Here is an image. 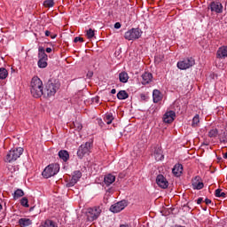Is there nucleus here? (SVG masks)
I'll return each mask as SVG.
<instances>
[{"label":"nucleus","mask_w":227,"mask_h":227,"mask_svg":"<svg viewBox=\"0 0 227 227\" xmlns=\"http://www.w3.org/2000/svg\"><path fill=\"white\" fill-rule=\"evenodd\" d=\"M22 153H24V148L13 147L5 155L4 162H15V160H17V159H19Z\"/></svg>","instance_id":"obj_3"},{"label":"nucleus","mask_w":227,"mask_h":227,"mask_svg":"<svg viewBox=\"0 0 227 227\" xmlns=\"http://www.w3.org/2000/svg\"><path fill=\"white\" fill-rule=\"evenodd\" d=\"M37 65L39 68H47V59H39Z\"/></svg>","instance_id":"obj_32"},{"label":"nucleus","mask_w":227,"mask_h":227,"mask_svg":"<svg viewBox=\"0 0 227 227\" xmlns=\"http://www.w3.org/2000/svg\"><path fill=\"white\" fill-rule=\"evenodd\" d=\"M127 205L128 204L126 200H121L119 202H116L110 207V212H113L114 214H118V212H121V210H124Z\"/></svg>","instance_id":"obj_9"},{"label":"nucleus","mask_w":227,"mask_h":227,"mask_svg":"<svg viewBox=\"0 0 227 227\" xmlns=\"http://www.w3.org/2000/svg\"><path fill=\"white\" fill-rule=\"evenodd\" d=\"M74 129H77V130H82V124L79 122L78 121H75L73 122Z\"/></svg>","instance_id":"obj_38"},{"label":"nucleus","mask_w":227,"mask_h":227,"mask_svg":"<svg viewBox=\"0 0 227 227\" xmlns=\"http://www.w3.org/2000/svg\"><path fill=\"white\" fill-rule=\"evenodd\" d=\"M117 98L119 100H125L129 98V93L126 90H121L117 93Z\"/></svg>","instance_id":"obj_25"},{"label":"nucleus","mask_w":227,"mask_h":227,"mask_svg":"<svg viewBox=\"0 0 227 227\" xmlns=\"http://www.w3.org/2000/svg\"><path fill=\"white\" fill-rule=\"evenodd\" d=\"M74 43H77V42H84V39L82 37L77 36L74 39Z\"/></svg>","instance_id":"obj_40"},{"label":"nucleus","mask_w":227,"mask_h":227,"mask_svg":"<svg viewBox=\"0 0 227 227\" xmlns=\"http://www.w3.org/2000/svg\"><path fill=\"white\" fill-rule=\"evenodd\" d=\"M59 157L64 162H67L70 159V154L67 150H61L59 152Z\"/></svg>","instance_id":"obj_22"},{"label":"nucleus","mask_w":227,"mask_h":227,"mask_svg":"<svg viewBox=\"0 0 227 227\" xmlns=\"http://www.w3.org/2000/svg\"><path fill=\"white\" fill-rule=\"evenodd\" d=\"M143 35V31L140 28H131L124 34L125 40H139Z\"/></svg>","instance_id":"obj_5"},{"label":"nucleus","mask_w":227,"mask_h":227,"mask_svg":"<svg viewBox=\"0 0 227 227\" xmlns=\"http://www.w3.org/2000/svg\"><path fill=\"white\" fill-rule=\"evenodd\" d=\"M153 157L155 159V160L159 161V160H162L164 159V154H162V148L157 146L154 148V152H153Z\"/></svg>","instance_id":"obj_14"},{"label":"nucleus","mask_w":227,"mask_h":227,"mask_svg":"<svg viewBox=\"0 0 227 227\" xmlns=\"http://www.w3.org/2000/svg\"><path fill=\"white\" fill-rule=\"evenodd\" d=\"M86 36L87 38H93L95 36V30L90 28L89 30L86 31Z\"/></svg>","instance_id":"obj_37"},{"label":"nucleus","mask_w":227,"mask_h":227,"mask_svg":"<svg viewBox=\"0 0 227 227\" xmlns=\"http://www.w3.org/2000/svg\"><path fill=\"white\" fill-rule=\"evenodd\" d=\"M208 137L215 139L217 136L219 137V130L216 128L211 129L207 133Z\"/></svg>","instance_id":"obj_24"},{"label":"nucleus","mask_w":227,"mask_h":227,"mask_svg":"<svg viewBox=\"0 0 227 227\" xmlns=\"http://www.w3.org/2000/svg\"><path fill=\"white\" fill-rule=\"evenodd\" d=\"M176 118V114H164L162 117L164 123H173Z\"/></svg>","instance_id":"obj_21"},{"label":"nucleus","mask_w":227,"mask_h":227,"mask_svg":"<svg viewBox=\"0 0 227 227\" xmlns=\"http://www.w3.org/2000/svg\"><path fill=\"white\" fill-rule=\"evenodd\" d=\"M153 75H152V73H145V74H142V79H143V81H142V84H149L150 83V82L152 81V79H153Z\"/></svg>","instance_id":"obj_20"},{"label":"nucleus","mask_w":227,"mask_h":227,"mask_svg":"<svg viewBox=\"0 0 227 227\" xmlns=\"http://www.w3.org/2000/svg\"><path fill=\"white\" fill-rule=\"evenodd\" d=\"M20 205H22V207H26V208H29L27 198L26 197L22 198L20 200Z\"/></svg>","instance_id":"obj_36"},{"label":"nucleus","mask_w":227,"mask_h":227,"mask_svg":"<svg viewBox=\"0 0 227 227\" xmlns=\"http://www.w3.org/2000/svg\"><path fill=\"white\" fill-rule=\"evenodd\" d=\"M0 210H3V205L0 204Z\"/></svg>","instance_id":"obj_50"},{"label":"nucleus","mask_w":227,"mask_h":227,"mask_svg":"<svg viewBox=\"0 0 227 227\" xmlns=\"http://www.w3.org/2000/svg\"><path fill=\"white\" fill-rule=\"evenodd\" d=\"M111 93H112V95H114V94L116 93V89H113V90H111Z\"/></svg>","instance_id":"obj_48"},{"label":"nucleus","mask_w":227,"mask_h":227,"mask_svg":"<svg viewBox=\"0 0 227 227\" xmlns=\"http://www.w3.org/2000/svg\"><path fill=\"white\" fill-rule=\"evenodd\" d=\"M104 120L107 125H111V123H113V120H114V117H113V114H106Z\"/></svg>","instance_id":"obj_33"},{"label":"nucleus","mask_w":227,"mask_h":227,"mask_svg":"<svg viewBox=\"0 0 227 227\" xmlns=\"http://www.w3.org/2000/svg\"><path fill=\"white\" fill-rule=\"evenodd\" d=\"M218 138L220 143H227V131H222L218 135Z\"/></svg>","instance_id":"obj_26"},{"label":"nucleus","mask_w":227,"mask_h":227,"mask_svg":"<svg viewBox=\"0 0 227 227\" xmlns=\"http://www.w3.org/2000/svg\"><path fill=\"white\" fill-rule=\"evenodd\" d=\"M192 127L196 129V127H200V115L197 114L192 118Z\"/></svg>","instance_id":"obj_28"},{"label":"nucleus","mask_w":227,"mask_h":227,"mask_svg":"<svg viewBox=\"0 0 227 227\" xmlns=\"http://www.w3.org/2000/svg\"><path fill=\"white\" fill-rule=\"evenodd\" d=\"M22 196H24V191L21 189H18L14 192V200H19V198H22Z\"/></svg>","instance_id":"obj_30"},{"label":"nucleus","mask_w":227,"mask_h":227,"mask_svg":"<svg viewBox=\"0 0 227 227\" xmlns=\"http://www.w3.org/2000/svg\"><path fill=\"white\" fill-rule=\"evenodd\" d=\"M211 12H215V13H223V4L219 2H212L209 4Z\"/></svg>","instance_id":"obj_12"},{"label":"nucleus","mask_w":227,"mask_h":227,"mask_svg":"<svg viewBox=\"0 0 227 227\" xmlns=\"http://www.w3.org/2000/svg\"><path fill=\"white\" fill-rule=\"evenodd\" d=\"M45 36H51V31L46 30L45 31Z\"/></svg>","instance_id":"obj_45"},{"label":"nucleus","mask_w":227,"mask_h":227,"mask_svg":"<svg viewBox=\"0 0 227 227\" xmlns=\"http://www.w3.org/2000/svg\"><path fill=\"white\" fill-rule=\"evenodd\" d=\"M192 187L193 189H197V191H200V189H203V187H205V184L201 181V177L198 176L194 177V179L192 180Z\"/></svg>","instance_id":"obj_13"},{"label":"nucleus","mask_w":227,"mask_h":227,"mask_svg":"<svg viewBox=\"0 0 227 227\" xmlns=\"http://www.w3.org/2000/svg\"><path fill=\"white\" fill-rule=\"evenodd\" d=\"M119 80L120 82H129V74H127V72L123 71L121 73L119 74Z\"/></svg>","instance_id":"obj_23"},{"label":"nucleus","mask_w":227,"mask_h":227,"mask_svg":"<svg viewBox=\"0 0 227 227\" xmlns=\"http://www.w3.org/2000/svg\"><path fill=\"white\" fill-rule=\"evenodd\" d=\"M43 227H58L56 223L52 222V220H46L43 224Z\"/></svg>","instance_id":"obj_34"},{"label":"nucleus","mask_w":227,"mask_h":227,"mask_svg":"<svg viewBox=\"0 0 227 227\" xmlns=\"http://www.w3.org/2000/svg\"><path fill=\"white\" fill-rule=\"evenodd\" d=\"M215 195L216 198H226V192H223L222 189H216Z\"/></svg>","instance_id":"obj_31"},{"label":"nucleus","mask_w":227,"mask_h":227,"mask_svg":"<svg viewBox=\"0 0 227 227\" xmlns=\"http://www.w3.org/2000/svg\"><path fill=\"white\" fill-rule=\"evenodd\" d=\"M184 172V166L182 164L177 163L172 168V173L175 176H181L182 173Z\"/></svg>","instance_id":"obj_15"},{"label":"nucleus","mask_w":227,"mask_h":227,"mask_svg":"<svg viewBox=\"0 0 227 227\" xmlns=\"http://www.w3.org/2000/svg\"><path fill=\"white\" fill-rule=\"evenodd\" d=\"M92 145L93 144L91 142H86L85 144L80 145L77 151L79 159H82L84 155H88V153H90V150H91Z\"/></svg>","instance_id":"obj_7"},{"label":"nucleus","mask_w":227,"mask_h":227,"mask_svg":"<svg viewBox=\"0 0 227 227\" xmlns=\"http://www.w3.org/2000/svg\"><path fill=\"white\" fill-rule=\"evenodd\" d=\"M219 111H222V113H220V114H224V108L220 107Z\"/></svg>","instance_id":"obj_47"},{"label":"nucleus","mask_w":227,"mask_h":227,"mask_svg":"<svg viewBox=\"0 0 227 227\" xmlns=\"http://www.w3.org/2000/svg\"><path fill=\"white\" fill-rule=\"evenodd\" d=\"M216 58H218L219 59L227 58V46H222L217 50Z\"/></svg>","instance_id":"obj_16"},{"label":"nucleus","mask_w":227,"mask_h":227,"mask_svg":"<svg viewBox=\"0 0 227 227\" xmlns=\"http://www.w3.org/2000/svg\"><path fill=\"white\" fill-rule=\"evenodd\" d=\"M115 180H116V176H113L112 174H108L104 177L105 185L109 187V185H111L112 184H114Z\"/></svg>","instance_id":"obj_17"},{"label":"nucleus","mask_w":227,"mask_h":227,"mask_svg":"<svg viewBox=\"0 0 227 227\" xmlns=\"http://www.w3.org/2000/svg\"><path fill=\"white\" fill-rule=\"evenodd\" d=\"M46 52H48V53L52 52V48H46Z\"/></svg>","instance_id":"obj_46"},{"label":"nucleus","mask_w":227,"mask_h":227,"mask_svg":"<svg viewBox=\"0 0 227 227\" xmlns=\"http://www.w3.org/2000/svg\"><path fill=\"white\" fill-rule=\"evenodd\" d=\"M59 173V164H50L43 171L42 176L43 178H51L54 175Z\"/></svg>","instance_id":"obj_4"},{"label":"nucleus","mask_w":227,"mask_h":227,"mask_svg":"<svg viewBox=\"0 0 227 227\" xmlns=\"http://www.w3.org/2000/svg\"><path fill=\"white\" fill-rule=\"evenodd\" d=\"M203 201V199L202 198H199L198 200H197V204L198 205H201V202Z\"/></svg>","instance_id":"obj_44"},{"label":"nucleus","mask_w":227,"mask_h":227,"mask_svg":"<svg viewBox=\"0 0 227 227\" xmlns=\"http://www.w3.org/2000/svg\"><path fill=\"white\" fill-rule=\"evenodd\" d=\"M81 176H82V173H81V171H74L70 182L67 184V187H74V185L79 182Z\"/></svg>","instance_id":"obj_11"},{"label":"nucleus","mask_w":227,"mask_h":227,"mask_svg":"<svg viewBox=\"0 0 227 227\" xmlns=\"http://www.w3.org/2000/svg\"><path fill=\"white\" fill-rule=\"evenodd\" d=\"M43 6H45V8H52V6H54V0H45Z\"/></svg>","instance_id":"obj_35"},{"label":"nucleus","mask_w":227,"mask_h":227,"mask_svg":"<svg viewBox=\"0 0 227 227\" xmlns=\"http://www.w3.org/2000/svg\"><path fill=\"white\" fill-rule=\"evenodd\" d=\"M120 27H121V22H116V23L114 24V28H115V29H120Z\"/></svg>","instance_id":"obj_41"},{"label":"nucleus","mask_w":227,"mask_h":227,"mask_svg":"<svg viewBox=\"0 0 227 227\" xmlns=\"http://www.w3.org/2000/svg\"><path fill=\"white\" fill-rule=\"evenodd\" d=\"M156 184L160 187L161 189H168L169 183L168 182V179L164 177L162 175H158L156 177Z\"/></svg>","instance_id":"obj_10"},{"label":"nucleus","mask_w":227,"mask_h":227,"mask_svg":"<svg viewBox=\"0 0 227 227\" xmlns=\"http://www.w3.org/2000/svg\"><path fill=\"white\" fill-rule=\"evenodd\" d=\"M194 65H196V60L192 57H188L177 62V68L179 70H187V68H191Z\"/></svg>","instance_id":"obj_6"},{"label":"nucleus","mask_w":227,"mask_h":227,"mask_svg":"<svg viewBox=\"0 0 227 227\" xmlns=\"http://www.w3.org/2000/svg\"><path fill=\"white\" fill-rule=\"evenodd\" d=\"M30 93L34 98H40L43 95V83L38 76H34L30 83Z\"/></svg>","instance_id":"obj_1"},{"label":"nucleus","mask_w":227,"mask_h":227,"mask_svg":"<svg viewBox=\"0 0 227 227\" xmlns=\"http://www.w3.org/2000/svg\"><path fill=\"white\" fill-rule=\"evenodd\" d=\"M205 203H206V205H210V203H212V200L209 199H206Z\"/></svg>","instance_id":"obj_43"},{"label":"nucleus","mask_w":227,"mask_h":227,"mask_svg":"<svg viewBox=\"0 0 227 227\" xmlns=\"http://www.w3.org/2000/svg\"><path fill=\"white\" fill-rule=\"evenodd\" d=\"M88 216L90 217L92 221H95L96 219H98L100 214H102V208H100V206L90 207L88 209Z\"/></svg>","instance_id":"obj_8"},{"label":"nucleus","mask_w":227,"mask_h":227,"mask_svg":"<svg viewBox=\"0 0 227 227\" xmlns=\"http://www.w3.org/2000/svg\"><path fill=\"white\" fill-rule=\"evenodd\" d=\"M89 77H92L93 76V73H89L88 74H87Z\"/></svg>","instance_id":"obj_49"},{"label":"nucleus","mask_w":227,"mask_h":227,"mask_svg":"<svg viewBox=\"0 0 227 227\" xmlns=\"http://www.w3.org/2000/svg\"><path fill=\"white\" fill-rule=\"evenodd\" d=\"M60 86L61 84L59 83V80L56 78H51L48 81L46 87L44 89V92H43L44 97H54L58 90H59Z\"/></svg>","instance_id":"obj_2"},{"label":"nucleus","mask_w":227,"mask_h":227,"mask_svg":"<svg viewBox=\"0 0 227 227\" xmlns=\"http://www.w3.org/2000/svg\"><path fill=\"white\" fill-rule=\"evenodd\" d=\"M94 104H100V98L98 96L92 98Z\"/></svg>","instance_id":"obj_39"},{"label":"nucleus","mask_w":227,"mask_h":227,"mask_svg":"<svg viewBox=\"0 0 227 227\" xmlns=\"http://www.w3.org/2000/svg\"><path fill=\"white\" fill-rule=\"evenodd\" d=\"M38 58L39 59H48V56L45 54L43 47H39Z\"/></svg>","instance_id":"obj_27"},{"label":"nucleus","mask_w":227,"mask_h":227,"mask_svg":"<svg viewBox=\"0 0 227 227\" xmlns=\"http://www.w3.org/2000/svg\"><path fill=\"white\" fill-rule=\"evenodd\" d=\"M153 100L154 104H157L162 100V96H160V90H154L153 91Z\"/></svg>","instance_id":"obj_19"},{"label":"nucleus","mask_w":227,"mask_h":227,"mask_svg":"<svg viewBox=\"0 0 227 227\" xmlns=\"http://www.w3.org/2000/svg\"><path fill=\"white\" fill-rule=\"evenodd\" d=\"M165 114H176V112L170 110L169 112L165 113Z\"/></svg>","instance_id":"obj_42"},{"label":"nucleus","mask_w":227,"mask_h":227,"mask_svg":"<svg viewBox=\"0 0 227 227\" xmlns=\"http://www.w3.org/2000/svg\"><path fill=\"white\" fill-rule=\"evenodd\" d=\"M8 77V71L6 68L2 67L0 68V79L4 80Z\"/></svg>","instance_id":"obj_29"},{"label":"nucleus","mask_w":227,"mask_h":227,"mask_svg":"<svg viewBox=\"0 0 227 227\" xmlns=\"http://www.w3.org/2000/svg\"><path fill=\"white\" fill-rule=\"evenodd\" d=\"M153 113H157V111H156V110H154Z\"/></svg>","instance_id":"obj_52"},{"label":"nucleus","mask_w":227,"mask_h":227,"mask_svg":"<svg viewBox=\"0 0 227 227\" xmlns=\"http://www.w3.org/2000/svg\"><path fill=\"white\" fill-rule=\"evenodd\" d=\"M18 224L20 227H27L33 224V221H31L29 218H20L18 222Z\"/></svg>","instance_id":"obj_18"},{"label":"nucleus","mask_w":227,"mask_h":227,"mask_svg":"<svg viewBox=\"0 0 227 227\" xmlns=\"http://www.w3.org/2000/svg\"><path fill=\"white\" fill-rule=\"evenodd\" d=\"M51 38H56V35H54V36L51 35Z\"/></svg>","instance_id":"obj_51"}]
</instances>
